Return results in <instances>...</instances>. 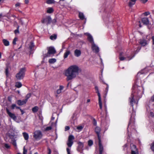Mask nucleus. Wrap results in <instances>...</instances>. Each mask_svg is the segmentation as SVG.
Returning <instances> with one entry per match:
<instances>
[{
	"instance_id": "nucleus-57",
	"label": "nucleus",
	"mask_w": 154,
	"mask_h": 154,
	"mask_svg": "<svg viewBox=\"0 0 154 154\" xmlns=\"http://www.w3.org/2000/svg\"><path fill=\"white\" fill-rule=\"evenodd\" d=\"M48 154H51V149L48 148Z\"/></svg>"
},
{
	"instance_id": "nucleus-11",
	"label": "nucleus",
	"mask_w": 154,
	"mask_h": 154,
	"mask_svg": "<svg viewBox=\"0 0 154 154\" xmlns=\"http://www.w3.org/2000/svg\"><path fill=\"white\" fill-rule=\"evenodd\" d=\"M51 21V19L50 17L48 16L46 18L43 19L42 20V23H46L47 24L50 23Z\"/></svg>"
},
{
	"instance_id": "nucleus-7",
	"label": "nucleus",
	"mask_w": 154,
	"mask_h": 154,
	"mask_svg": "<svg viewBox=\"0 0 154 154\" xmlns=\"http://www.w3.org/2000/svg\"><path fill=\"white\" fill-rule=\"evenodd\" d=\"M91 48L92 51L96 53H98L99 51V47L94 43L91 44Z\"/></svg>"
},
{
	"instance_id": "nucleus-32",
	"label": "nucleus",
	"mask_w": 154,
	"mask_h": 154,
	"mask_svg": "<svg viewBox=\"0 0 154 154\" xmlns=\"http://www.w3.org/2000/svg\"><path fill=\"white\" fill-rule=\"evenodd\" d=\"M38 109V107L37 106H35L32 108V110L33 112L35 113L37 112Z\"/></svg>"
},
{
	"instance_id": "nucleus-22",
	"label": "nucleus",
	"mask_w": 154,
	"mask_h": 154,
	"mask_svg": "<svg viewBox=\"0 0 154 154\" xmlns=\"http://www.w3.org/2000/svg\"><path fill=\"white\" fill-rule=\"evenodd\" d=\"M137 0H128V5L129 7H132L133 5L135 3Z\"/></svg>"
},
{
	"instance_id": "nucleus-12",
	"label": "nucleus",
	"mask_w": 154,
	"mask_h": 154,
	"mask_svg": "<svg viewBox=\"0 0 154 154\" xmlns=\"http://www.w3.org/2000/svg\"><path fill=\"white\" fill-rule=\"evenodd\" d=\"M6 111L8 114L11 118L14 121H16V120L17 117L16 116H15L14 114L10 112L8 109H6Z\"/></svg>"
},
{
	"instance_id": "nucleus-1",
	"label": "nucleus",
	"mask_w": 154,
	"mask_h": 154,
	"mask_svg": "<svg viewBox=\"0 0 154 154\" xmlns=\"http://www.w3.org/2000/svg\"><path fill=\"white\" fill-rule=\"evenodd\" d=\"M143 89L142 87L138 86L137 84L133 86L132 93L129 98V102L131 106L133 107V110L134 105H136V107L137 106L139 99L142 96Z\"/></svg>"
},
{
	"instance_id": "nucleus-34",
	"label": "nucleus",
	"mask_w": 154,
	"mask_h": 154,
	"mask_svg": "<svg viewBox=\"0 0 154 154\" xmlns=\"http://www.w3.org/2000/svg\"><path fill=\"white\" fill-rule=\"evenodd\" d=\"M56 61V60L55 58H52L49 60V62L51 63H55Z\"/></svg>"
},
{
	"instance_id": "nucleus-45",
	"label": "nucleus",
	"mask_w": 154,
	"mask_h": 154,
	"mask_svg": "<svg viewBox=\"0 0 154 154\" xmlns=\"http://www.w3.org/2000/svg\"><path fill=\"white\" fill-rule=\"evenodd\" d=\"M9 137L11 139V140H12V139H14V135L11 134H8Z\"/></svg>"
},
{
	"instance_id": "nucleus-19",
	"label": "nucleus",
	"mask_w": 154,
	"mask_h": 154,
	"mask_svg": "<svg viewBox=\"0 0 154 154\" xmlns=\"http://www.w3.org/2000/svg\"><path fill=\"white\" fill-rule=\"evenodd\" d=\"M26 100H18L17 101V103L20 106L22 105L25 104V103H26Z\"/></svg>"
},
{
	"instance_id": "nucleus-30",
	"label": "nucleus",
	"mask_w": 154,
	"mask_h": 154,
	"mask_svg": "<svg viewBox=\"0 0 154 154\" xmlns=\"http://www.w3.org/2000/svg\"><path fill=\"white\" fill-rule=\"evenodd\" d=\"M98 100H99L98 103H99V104L100 106V109H102V102H101V97H100L99 98H98Z\"/></svg>"
},
{
	"instance_id": "nucleus-36",
	"label": "nucleus",
	"mask_w": 154,
	"mask_h": 154,
	"mask_svg": "<svg viewBox=\"0 0 154 154\" xmlns=\"http://www.w3.org/2000/svg\"><path fill=\"white\" fill-rule=\"evenodd\" d=\"M95 90L96 91V92L97 94V95L98 96V98H99L100 97H101L100 94L99 92L98 87L97 86H96L95 87Z\"/></svg>"
},
{
	"instance_id": "nucleus-13",
	"label": "nucleus",
	"mask_w": 154,
	"mask_h": 154,
	"mask_svg": "<svg viewBox=\"0 0 154 154\" xmlns=\"http://www.w3.org/2000/svg\"><path fill=\"white\" fill-rule=\"evenodd\" d=\"M78 147L77 148V150L79 152H81L82 151L83 149L84 144L83 143L81 142H79L78 143Z\"/></svg>"
},
{
	"instance_id": "nucleus-28",
	"label": "nucleus",
	"mask_w": 154,
	"mask_h": 154,
	"mask_svg": "<svg viewBox=\"0 0 154 154\" xmlns=\"http://www.w3.org/2000/svg\"><path fill=\"white\" fill-rule=\"evenodd\" d=\"M23 135L25 140H27L28 139L29 136L27 133L26 132H23Z\"/></svg>"
},
{
	"instance_id": "nucleus-46",
	"label": "nucleus",
	"mask_w": 154,
	"mask_h": 154,
	"mask_svg": "<svg viewBox=\"0 0 154 154\" xmlns=\"http://www.w3.org/2000/svg\"><path fill=\"white\" fill-rule=\"evenodd\" d=\"M31 96V94H27L26 96V98L25 100H27H27L29 98H30V97Z\"/></svg>"
},
{
	"instance_id": "nucleus-52",
	"label": "nucleus",
	"mask_w": 154,
	"mask_h": 154,
	"mask_svg": "<svg viewBox=\"0 0 154 154\" xmlns=\"http://www.w3.org/2000/svg\"><path fill=\"white\" fill-rule=\"evenodd\" d=\"M20 4H21L20 3L18 2L15 4V6L16 7H19L20 5Z\"/></svg>"
},
{
	"instance_id": "nucleus-54",
	"label": "nucleus",
	"mask_w": 154,
	"mask_h": 154,
	"mask_svg": "<svg viewBox=\"0 0 154 154\" xmlns=\"http://www.w3.org/2000/svg\"><path fill=\"white\" fill-rule=\"evenodd\" d=\"M149 12H146L143 13V14L145 16H147L149 14Z\"/></svg>"
},
{
	"instance_id": "nucleus-35",
	"label": "nucleus",
	"mask_w": 154,
	"mask_h": 154,
	"mask_svg": "<svg viewBox=\"0 0 154 154\" xmlns=\"http://www.w3.org/2000/svg\"><path fill=\"white\" fill-rule=\"evenodd\" d=\"M22 86V84L20 82H17L16 83L15 86L17 88H20Z\"/></svg>"
},
{
	"instance_id": "nucleus-43",
	"label": "nucleus",
	"mask_w": 154,
	"mask_h": 154,
	"mask_svg": "<svg viewBox=\"0 0 154 154\" xmlns=\"http://www.w3.org/2000/svg\"><path fill=\"white\" fill-rule=\"evenodd\" d=\"M151 149L154 152V142L152 143L151 145Z\"/></svg>"
},
{
	"instance_id": "nucleus-10",
	"label": "nucleus",
	"mask_w": 154,
	"mask_h": 154,
	"mask_svg": "<svg viewBox=\"0 0 154 154\" xmlns=\"http://www.w3.org/2000/svg\"><path fill=\"white\" fill-rule=\"evenodd\" d=\"M84 35H87L88 40L91 44L94 43L93 37L88 32L85 33Z\"/></svg>"
},
{
	"instance_id": "nucleus-33",
	"label": "nucleus",
	"mask_w": 154,
	"mask_h": 154,
	"mask_svg": "<svg viewBox=\"0 0 154 154\" xmlns=\"http://www.w3.org/2000/svg\"><path fill=\"white\" fill-rule=\"evenodd\" d=\"M46 2L48 4H50L54 3L55 2V1L54 0H47L46 1Z\"/></svg>"
},
{
	"instance_id": "nucleus-26",
	"label": "nucleus",
	"mask_w": 154,
	"mask_h": 154,
	"mask_svg": "<svg viewBox=\"0 0 154 154\" xmlns=\"http://www.w3.org/2000/svg\"><path fill=\"white\" fill-rule=\"evenodd\" d=\"M79 16L81 20H83L84 19L86 20V19L85 18L84 14L82 12H79Z\"/></svg>"
},
{
	"instance_id": "nucleus-40",
	"label": "nucleus",
	"mask_w": 154,
	"mask_h": 154,
	"mask_svg": "<svg viewBox=\"0 0 154 154\" xmlns=\"http://www.w3.org/2000/svg\"><path fill=\"white\" fill-rule=\"evenodd\" d=\"M88 145L89 146H91L93 144V141L91 140H89L88 142Z\"/></svg>"
},
{
	"instance_id": "nucleus-6",
	"label": "nucleus",
	"mask_w": 154,
	"mask_h": 154,
	"mask_svg": "<svg viewBox=\"0 0 154 154\" xmlns=\"http://www.w3.org/2000/svg\"><path fill=\"white\" fill-rule=\"evenodd\" d=\"M56 52V51L54 48L53 47H50L48 49V52L45 55L46 57H50L51 55H54Z\"/></svg>"
},
{
	"instance_id": "nucleus-47",
	"label": "nucleus",
	"mask_w": 154,
	"mask_h": 154,
	"mask_svg": "<svg viewBox=\"0 0 154 154\" xmlns=\"http://www.w3.org/2000/svg\"><path fill=\"white\" fill-rule=\"evenodd\" d=\"M17 40V38H14L13 39V44L15 45L16 44V42Z\"/></svg>"
},
{
	"instance_id": "nucleus-51",
	"label": "nucleus",
	"mask_w": 154,
	"mask_h": 154,
	"mask_svg": "<svg viewBox=\"0 0 154 154\" xmlns=\"http://www.w3.org/2000/svg\"><path fill=\"white\" fill-rule=\"evenodd\" d=\"M19 28V26H18L17 27V29H16L14 31V33H15V34H17V33H19V30H18Z\"/></svg>"
},
{
	"instance_id": "nucleus-23",
	"label": "nucleus",
	"mask_w": 154,
	"mask_h": 154,
	"mask_svg": "<svg viewBox=\"0 0 154 154\" xmlns=\"http://www.w3.org/2000/svg\"><path fill=\"white\" fill-rule=\"evenodd\" d=\"M2 42L4 45L6 46H8L10 45V43L9 41L6 39H3L2 40Z\"/></svg>"
},
{
	"instance_id": "nucleus-29",
	"label": "nucleus",
	"mask_w": 154,
	"mask_h": 154,
	"mask_svg": "<svg viewBox=\"0 0 154 154\" xmlns=\"http://www.w3.org/2000/svg\"><path fill=\"white\" fill-rule=\"evenodd\" d=\"M54 11L53 9L52 8H48L47 11V12L48 13H51Z\"/></svg>"
},
{
	"instance_id": "nucleus-61",
	"label": "nucleus",
	"mask_w": 154,
	"mask_h": 154,
	"mask_svg": "<svg viewBox=\"0 0 154 154\" xmlns=\"http://www.w3.org/2000/svg\"><path fill=\"white\" fill-rule=\"evenodd\" d=\"M20 110L21 112V113H22V114L23 115L24 114V112L23 111V110L21 109H20Z\"/></svg>"
},
{
	"instance_id": "nucleus-20",
	"label": "nucleus",
	"mask_w": 154,
	"mask_h": 154,
	"mask_svg": "<svg viewBox=\"0 0 154 154\" xmlns=\"http://www.w3.org/2000/svg\"><path fill=\"white\" fill-rule=\"evenodd\" d=\"M142 22L144 24L147 25L149 23V20L147 17H144L142 19Z\"/></svg>"
},
{
	"instance_id": "nucleus-9",
	"label": "nucleus",
	"mask_w": 154,
	"mask_h": 154,
	"mask_svg": "<svg viewBox=\"0 0 154 154\" xmlns=\"http://www.w3.org/2000/svg\"><path fill=\"white\" fill-rule=\"evenodd\" d=\"M123 53H121L120 54L119 59L121 60H131L133 57H130L127 55L124 56H124Z\"/></svg>"
},
{
	"instance_id": "nucleus-48",
	"label": "nucleus",
	"mask_w": 154,
	"mask_h": 154,
	"mask_svg": "<svg viewBox=\"0 0 154 154\" xmlns=\"http://www.w3.org/2000/svg\"><path fill=\"white\" fill-rule=\"evenodd\" d=\"M5 74L7 76H8V68H7L5 69Z\"/></svg>"
},
{
	"instance_id": "nucleus-18",
	"label": "nucleus",
	"mask_w": 154,
	"mask_h": 154,
	"mask_svg": "<svg viewBox=\"0 0 154 154\" xmlns=\"http://www.w3.org/2000/svg\"><path fill=\"white\" fill-rule=\"evenodd\" d=\"M99 140V151L100 152H103V145L101 143V139L98 140Z\"/></svg>"
},
{
	"instance_id": "nucleus-21",
	"label": "nucleus",
	"mask_w": 154,
	"mask_h": 154,
	"mask_svg": "<svg viewBox=\"0 0 154 154\" xmlns=\"http://www.w3.org/2000/svg\"><path fill=\"white\" fill-rule=\"evenodd\" d=\"M81 54V51L78 49H76L74 51V55L76 57H79Z\"/></svg>"
},
{
	"instance_id": "nucleus-60",
	"label": "nucleus",
	"mask_w": 154,
	"mask_h": 154,
	"mask_svg": "<svg viewBox=\"0 0 154 154\" xmlns=\"http://www.w3.org/2000/svg\"><path fill=\"white\" fill-rule=\"evenodd\" d=\"M106 85H107V87L106 88V92H107V91L108 90V89H109V86L108 84H106Z\"/></svg>"
},
{
	"instance_id": "nucleus-64",
	"label": "nucleus",
	"mask_w": 154,
	"mask_h": 154,
	"mask_svg": "<svg viewBox=\"0 0 154 154\" xmlns=\"http://www.w3.org/2000/svg\"><path fill=\"white\" fill-rule=\"evenodd\" d=\"M138 23H139V26L140 27H141V24H140V21H139Z\"/></svg>"
},
{
	"instance_id": "nucleus-42",
	"label": "nucleus",
	"mask_w": 154,
	"mask_h": 154,
	"mask_svg": "<svg viewBox=\"0 0 154 154\" xmlns=\"http://www.w3.org/2000/svg\"><path fill=\"white\" fill-rule=\"evenodd\" d=\"M4 146L5 147L6 149H9L10 147V146L7 143H5Z\"/></svg>"
},
{
	"instance_id": "nucleus-8",
	"label": "nucleus",
	"mask_w": 154,
	"mask_h": 154,
	"mask_svg": "<svg viewBox=\"0 0 154 154\" xmlns=\"http://www.w3.org/2000/svg\"><path fill=\"white\" fill-rule=\"evenodd\" d=\"M74 139V137L72 135H70L69 137L67 145L69 147H71L73 143V140Z\"/></svg>"
},
{
	"instance_id": "nucleus-25",
	"label": "nucleus",
	"mask_w": 154,
	"mask_h": 154,
	"mask_svg": "<svg viewBox=\"0 0 154 154\" xmlns=\"http://www.w3.org/2000/svg\"><path fill=\"white\" fill-rule=\"evenodd\" d=\"M63 86L61 85H60L59 89H57V94H60L62 90L63 89Z\"/></svg>"
},
{
	"instance_id": "nucleus-55",
	"label": "nucleus",
	"mask_w": 154,
	"mask_h": 154,
	"mask_svg": "<svg viewBox=\"0 0 154 154\" xmlns=\"http://www.w3.org/2000/svg\"><path fill=\"white\" fill-rule=\"evenodd\" d=\"M69 129V127L68 126H66L65 127V131H66L68 130Z\"/></svg>"
},
{
	"instance_id": "nucleus-39",
	"label": "nucleus",
	"mask_w": 154,
	"mask_h": 154,
	"mask_svg": "<svg viewBox=\"0 0 154 154\" xmlns=\"http://www.w3.org/2000/svg\"><path fill=\"white\" fill-rule=\"evenodd\" d=\"M52 128V127L51 126H49L47 127L46 128H45V131H49L51 130Z\"/></svg>"
},
{
	"instance_id": "nucleus-62",
	"label": "nucleus",
	"mask_w": 154,
	"mask_h": 154,
	"mask_svg": "<svg viewBox=\"0 0 154 154\" xmlns=\"http://www.w3.org/2000/svg\"><path fill=\"white\" fill-rule=\"evenodd\" d=\"M25 2L26 4H28L29 2V0H25Z\"/></svg>"
},
{
	"instance_id": "nucleus-50",
	"label": "nucleus",
	"mask_w": 154,
	"mask_h": 154,
	"mask_svg": "<svg viewBox=\"0 0 154 154\" xmlns=\"http://www.w3.org/2000/svg\"><path fill=\"white\" fill-rule=\"evenodd\" d=\"M27 150L24 147L23 148V154H27Z\"/></svg>"
},
{
	"instance_id": "nucleus-38",
	"label": "nucleus",
	"mask_w": 154,
	"mask_h": 154,
	"mask_svg": "<svg viewBox=\"0 0 154 154\" xmlns=\"http://www.w3.org/2000/svg\"><path fill=\"white\" fill-rule=\"evenodd\" d=\"M38 122L39 123L38 125H36V126H40L42 124L43 120L42 119H40L39 120H38Z\"/></svg>"
},
{
	"instance_id": "nucleus-58",
	"label": "nucleus",
	"mask_w": 154,
	"mask_h": 154,
	"mask_svg": "<svg viewBox=\"0 0 154 154\" xmlns=\"http://www.w3.org/2000/svg\"><path fill=\"white\" fill-rule=\"evenodd\" d=\"M143 3H146L148 0H140Z\"/></svg>"
},
{
	"instance_id": "nucleus-24",
	"label": "nucleus",
	"mask_w": 154,
	"mask_h": 154,
	"mask_svg": "<svg viewBox=\"0 0 154 154\" xmlns=\"http://www.w3.org/2000/svg\"><path fill=\"white\" fill-rule=\"evenodd\" d=\"M70 52L69 50H67L65 53H64L63 55V57L64 59L66 58L70 54Z\"/></svg>"
},
{
	"instance_id": "nucleus-16",
	"label": "nucleus",
	"mask_w": 154,
	"mask_h": 154,
	"mask_svg": "<svg viewBox=\"0 0 154 154\" xmlns=\"http://www.w3.org/2000/svg\"><path fill=\"white\" fill-rule=\"evenodd\" d=\"M149 107L151 106H154V94L151 97L150 100L149 101Z\"/></svg>"
},
{
	"instance_id": "nucleus-27",
	"label": "nucleus",
	"mask_w": 154,
	"mask_h": 154,
	"mask_svg": "<svg viewBox=\"0 0 154 154\" xmlns=\"http://www.w3.org/2000/svg\"><path fill=\"white\" fill-rule=\"evenodd\" d=\"M140 44L142 46H145L147 44V42L146 40H141L139 42Z\"/></svg>"
},
{
	"instance_id": "nucleus-63",
	"label": "nucleus",
	"mask_w": 154,
	"mask_h": 154,
	"mask_svg": "<svg viewBox=\"0 0 154 154\" xmlns=\"http://www.w3.org/2000/svg\"><path fill=\"white\" fill-rule=\"evenodd\" d=\"M90 101V100L89 99H87V103H89Z\"/></svg>"
},
{
	"instance_id": "nucleus-41",
	"label": "nucleus",
	"mask_w": 154,
	"mask_h": 154,
	"mask_svg": "<svg viewBox=\"0 0 154 154\" xmlns=\"http://www.w3.org/2000/svg\"><path fill=\"white\" fill-rule=\"evenodd\" d=\"M83 128V127L82 126H78L77 128V129L79 130V131H81Z\"/></svg>"
},
{
	"instance_id": "nucleus-15",
	"label": "nucleus",
	"mask_w": 154,
	"mask_h": 154,
	"mask_svg": "<svg viewBox=\"0 0 154 154\" xmlns=\"http://www.w3.org/2000/svg\"><path fill=\"white\" fill-rule=\"evenodd\" d=\"M95 131L97 133L98 140L100 139V128L98 127H96L95 130Z\"/></svg>"
},
{
	"instance_id": "nucleus-44",
	"label": "nucleus",
	"mask_w": 154,
	"mask_h": 154,
	"mask_svg": "<svg viewBox=\"0 0 154 154\" xmlns=\"http://www.w3.org/2000/svg\"><path fill=\"white\" fill-rule=\"evenodd\" d=\"M152 48L154 49V36L152 37Z\"/></svg>"
},
{
	"instance_id": "nucleus-59",
	"label": "nucleus",
	"mask_w": 154,
	"mask_h": 154,
	"mask_svg": "<svg viewBox=\"0 0 154 154\" xmlns=\"http://www.w3.org/2000/svg\"><path fill=\"white\" fill-rule=\"evenodd\" d=\"M94 125H97L96 121L95 120V119H94Z\"/></svg>"
},
{
	"instance_id": "nucleus-53",
	"label": "nucleus",
	"mask_w": 154,
	"mask_h": 154,
	"mask_svg": "<svg viewBox=\"0 0 154 154\" xmlns=\"http://www.w3.org/2000/svg\"><path fill=\"white\" fill-rule=\"evenodd\" d=\"M150 116L152 117H153L154 116V113H153V112H150Z\"/></svg>"
},
{
	"instance_id": "nucleus-17",
	"label": "nucleus",
	"mask_w": 154,
	"mask_h": 154,
	"mask_svg": "<svg viewBox=\"0 0 154 154\" xmlns=\"http://www.w3.org/2000/svg\"><path fill=\"white\" fill-rule=\"evenodd\" d=\"M29 49L30 50V53H32V51L34 50V45L33 42H31L29 44Z\"/></svg>"
},
{
	"instance_id": "nucleus-14",
	"label": "nucleus",
	"mask_w": 154,
	"mask_h": 154,
	"mask_svg": "<svg viewBox=\"0 0 154 154\" xmlns=\"http://www.w3.org/2000/svg\"><path fill=\"white\" fill-rule=\"evenodd\" d=\"M131 154H138V151L136 148V146L133 145L131 148Z\"/></svg>"
},
{
	"instance_id": "nucleus-4",
	"label": "nucleus",
	"mask_w": 154,
	"mask_h": 154,
	"mask_svg": "<svg viewBox=\"0 0 154 154\" xmlns=\"http://www.w3.org/2000/svg\"><path fill=\"white\" fill-rule=\"evenodd\" d=\"M26 68H21L19 72L16 75V77L18 80H20L23 79L24 76Z\"/></svg>"
},
{
	"instance_id": "nucleus-31",
	"label": "nucleus",
	"mask_w": 154,
	"mask_h": 154,
	"mask_svg": "<svg viewBox=\"0 0 154 154\" xmlns=\"http://www.w3.org/2000/svg\"><path fill=\"white\" fill-rule=\"evenodd\" d=\"M12 144L16 148L17 147V144L16 143V140L14 139H12L11 140Z\"/></svg>"
},
{
	"instance_id": "nucleus-56",
	"label": "nucleus",
	"mask_w": 154,
	"mask_h": 154,
	"mask_svg": "<svg viewBox=\"0 0 154 154\" xmlns=\"http://www.w3.org/2000/svg\"><path fill=\"white\" fill-rule=\"evenodd\" d=\"M70 149H69V148H66V151H67V153H69V152H70Z\"/></svg>"
},
{
	"instance_id": "nucleus-37",
	"label": "nucleus",
	"mask_w": 154,
	"mask_h": 154,
	"mask_svg": "<svg viewBox=\"0 0 154 154\" xmlns=\"http://www.w3.org/2000/svg\"><path fill=\"white\" fill-rule=\"evenodd\" d=\"M50 38L52 40H55L57 38V35H51Z\"/></svg>"
},
{
	"instance_id": "nucleus-5",
	"label": "nucleus",
	"mask_w": 154,
	"mask_h": 154,
	"mask_svg": "<svg viewBox=\"0 0 154 154\" xmlns=\"http://www.w3.org/2000/svg\"><path fill=\"white\" fill-rule=\"evenodd\" d=\"M43 136L42 132L40 130H37L34 133L33 137L36 140L41 139Z\"/></svg>"
},
{
	"instance_id": "nucleus-3",
	"label": "nucleus",
	"mask_w": 154,
	"mask_h": 154,
	"mask_svg": "<svg viewBox=\"0 0 154 154\" xmlns=\"http://www.w3.org/2000/svg\"><path fill=\"white\" fill-rule=\"evenodd\" d=\"M135 119L134 118V116L133 113L131 116L130 121L128 124V136L130 137V134L128 133V128H130L131 129V131H133L134 129H135Z\"/></svg>"
},
{
	"instance_id": "nucleus-2",
	"label": "nucleus",
	"mask_w": 154,
	"mask_h": 154,
	"mask_svg": "<svg viewBox=\"0 0 154 154\" xmlns=\"http://www.w3.org/2000/svg\"><path fill=\"white\" fill-rule=\"evenodd\" d=\"M79 68L76 65L69 66L65 71V75L66 77V80L69 81L75 78L78 74Z\"/></svg>"
},
{
	"instance_id": "nucleus-49",
	"label": "nucleus",
	"mask_w": 154,
	"mask_h": 154,
	"mask_svg": "<svg viewBox=\"0 0 154 154\" xmlns=\"http://www.w3.org/2000/svg\"><path fill=\"white\" fill-rule=\"evenodd\" d=\"M16 104H12L11 106V108L12 109H15V108H16Z\"/></svg>"
}]
</instances>
